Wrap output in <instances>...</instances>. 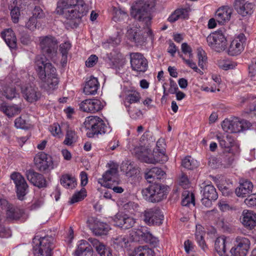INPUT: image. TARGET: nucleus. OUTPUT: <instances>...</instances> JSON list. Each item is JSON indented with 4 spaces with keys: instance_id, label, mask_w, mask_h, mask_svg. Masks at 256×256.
I'll return each mask as SVG.
<instances>
[{
    "instance_id": "nucleus-42",
    "label": "nucleus",
    "mask_w": 256,
    "mask_h": 256,
    "mask_svg": "<svg viewBox=\"0 0 256 256\" xmlns=\"http://www.w3.org/2000/svg\"><path fill=\"white\" fill-rule=\"evenodd\" d=\"M182 51L185 56H188V58H186L183 55L180 54V57L186 62V64H194L192 61V48L187 43L184 42L181 46Z\"/></svg>"
},
{
    "instance_id": "nucleus-19",
    "label": "nucleus",
    "mask_w": 256,
    "mask_h": 256,
    "mask_svg": "<svg viewBox=\"0 0 256 256\" xmlns=\"http://www.w3.org/2000/svg\"><path fill=\"white\" fill-rule=\"evenodd\" d=\"M254 6L252 3L246 2L245 0H236L234 4L235 9L242 16L251 15L254 12Z\"/></svg>"
},
{
    "instance_id": "nucleus-52",
    "label": "nucleus",
    "mask_w": 256,
    "mask_h": 256,
    "mask_svg": "<svg viewBox=\"0 0 256 256\" xmlns=\"http://www.w3.org/2000/svg\"><path fill=\"white\" fill-rule=\"evenodd\" d=\"M4 95L8 99H12L14 98H16L18 94L16 92L15 88L8 86L4 90Z\"/></svg>"
},
{
    "instance_id": "nucleus-60",
    "label": "nucleus",
    "mask_w": 256,
    "mask_h": 256,
    "mask_svg": "<svg viewBox=\"0 0 256 256\" xmlns=\"http://www.w3.org/2000/svg\"><path fill=\"white\" fill-rule=\"evenodd\" d=\"M10 16L12 22L14 23L18 22L19 20V17L20 16V11L18 7L14 8L10 12Z\"/></svg>"
},
{
    "instance_id": "nucleus-47",
    "label": "nucleus",
    "mask_w": 256,
    "mask_h": 256,
    "mask_svg": "<svg viewBox=\"0 0 256 256\" xmlns=\"http://www.w3.org/2000/svg\"><path fill=\"white\" fill-rule=\"evenodd\" d=\"M182 166L188 170L196 168L198 164L196 160L192 158L190 156H186L182 161Z\"/></svg>"
},
{
    "instance_id": "nucleus-6",
    "label": "nucleus",
    "mask_w": 256,
    "mask_h": 256,
    "mask_svg": "<svg viewBox=\"0 0 256 256\" xmlns=\"http://www.w3.org/2000/svg\"><path fill=\"white\" fill-rule=\"evenodd\" d=\"M40 46L43 54H47L54 62H56L58 57V44L56 38L48 35L40 36Z\"/></svg>"
},
{
    "instance_id": "nucleus-61",
    "label": "nucleus",
    "mask_w": 256,
    "mask_h": 256,
    "mask_svg": "<svg viewBox=\"0 0 256 256\" xmlns=\"http://www.w3.org/2000/svg\"><path fill=\"white\" fill-rule=\"evenodd\" d=\"M50 130L54 136H60L61 134V130L60 126L58 124H54L50 128Z\"/></svg>"
},
{
    "instance_id": "nucleus-62",
    "label": "nucleus",
    "mask_w": 256,
    "mask_h": 256,
    "mask_svg": "<svg viewBox=\"0 0 256 256\" xmlns=\"http://www.w3.org/2000/svg\"><path fill=\"white\" fill-rule=\"evenodd\" d=\"M245 204L250 206H256V194L248 196L244 200Z\"/></svg>"
},
{
    "instance_id": "nucleus-37",
    "label": "nucleus",
    "mask_w": 256,
    "mask_h": 256,
    "mask_svg": "<svg viewBox=\"0 0 256 256\" xmlns=\"http://www.w3.org/2000/svg\"><path fill=\"white\" fill-rule=\"evenodd\" d=\"M0 110L8 117L10 118L20 114L21 112L22 106L21 104L2 105L0 107Z\"/></svg>"
},
{
    "instance_id": "nucleus-40",
    "label": "nucleus",
    "mask_w": 256,
    "mask_h": 256,
    "mask_svg": "<svg viewBox=\"0 0 256 256\" xmlns=\"http://www.w3.org/2000/svg\"><path fill=\"white\" fill-rule=\"evenodd\" d=\"M154 250L146 246H140L134 249L130 256H154Z\"/></svg>"
},
{
    "instance_id": "nucleus-2",
    "label": "nucleus",
    "mask_w": 256,
    "mask_h": 256,
    "mask_svg": "<svg viewBox=\"0 0 256 256\" xmlns=\"http://www.w3.org/2000/svg\"><path fill=\"white\" fill-rule=\"evenodd\" d=\"M120 182L118 166L114 164L110 165V168L106 170L103 174L102 177L98 180V183L102 186L111 188L116 193L121 194L124 190L122 187L117 186Z\"/></svg>"
},
{
    "instance_id": "nucleus-15",
    "label": "nucleus",
    "mask_w": 256,
    "mask_h": 256,
    "mask_svg": "<svg viewBox=\"0 0 256 256\" xmlns=\"http://www.w3.org/2000/svg\"><path fill=\"white\" fill-rule=\"evenodd\" d=\"M87 224L90 230L96 235L106 234L110 230L108 224L100 221L94 217L89 218L87 220Z\"/></svg>"
},
{
    "instance_id": "nucleus-32",
    "label": "nucleus",
    "mask_w": 256,
    "mask_h": 256,
    "mask_svg": "<svg viewBox=\"0 0 256 256\" xmlns=\"http://www.w3.org/2000/svg\"><path fill=\"white\" fill-rule=\"evenodd\" d=\"M136 156L140 161L148 164H154L157 160L152 158V154H151V150L148 148H141L140 150L137 151Z\"/></svg>"
},
{
    "instance_id": "nucleus-9",
    "label": "nucleus",
    "mask_w": 256,
    "mask_h": 256,
    "mask_svg": "<svg viewBox=\"0 0 256 256\" xmlns=\"http://www.w3.org/2000/svg\"><path fill=\"white\" fill-rule=\"evenodd\" d=\"M206 40L208 46L216 52H220L226 48V40L222 30H218L209 34Z\"/></svg>"
},
{
    "instance_id": "nucleus-58",
    "label": "nucleus",
    "mask_w": 256,
    "mask_h": 256,
    "mask_svg": "<svg viewBox=\"0 0 256 256\" xmlns=\"http://www.w3.org/2000/svg\"><path fill=\"white\" fill-rule=\"evenodd\" d=\"M37 20L34 17H30L26 24V27L31 31L34 30L37 28Z\"/></svg>"
},
{
    "instance_id": "nucleus-45",
    "label": "nucleus",
    "mask_w": 256,
    "mask_h": 256,
    "mask_svg": "<svg viewBox=\"0 0 256 256\" xmlns=\"http://www.w3.org/2000/svg\"><path fill=\"white\" fill-rule=\"evenodd\" d=\"M130 64H147L146 59L143 54L139 52H132L130 54Z\"/></svg>"
},
{
    "instance_id": "nucleus-49",
    "label": "nucleus",
    "mask_w": 256,
    "mask_h": 256,
    "mask_svg": "<svg viewBox=\"0 0 256 256\" xmlns=\"http://www.w3.org/2000/svg\"><path fill=\"white\" fill-rule=\"evenodd\" d=\"M127 16L126 13L121 9L116 7L113 8V17L112 20L115 21H118L124 17Z\"/></svg>"
},
{
    "instance_id": "nucleus-13",
    "label": "nucleus",
    "mask_w": 256,
    "mask_h": 256,
    "mask_svg": "<svg viewBox=\"0 0 256 256\" xmlns=\"http://www.w3.org/2000/svg\"><path fill=\"white\" fill-rule=\"evenodd\" d=\"M88 6L83 0H76V4L71 5L68 10V16L70 19H80L88 14Z\"/></svg>"
},
{
    "instance_id": "nucleus-57",
    "label": "nucleus",
    "mask_w": 256,
    "mask_h": 256,
    "mask_svg": "<svg viewBox=\"0 0 256 256\" xmlns=\"http://www.w3.org/2000/svg\"><path fill=\"white\" fill-rule=\"evenodd\" d=\"M222 127L224 131L233 133L232 120L225 119L222 124Z\"/></svg>"
},
{
    "instance_id": "nucleus-55",
    "label": "nucleus",
    "mask_w": 256,
    "mask_h": 256,
    "mask_svg": "<svg viewBox=\"0 0 256 256\" xmlns=\"http://www.w3.org/2000/svg\"><path fill=\"white\" fill-rule=\"evenodd\" d=\"M128 242V240L124 236H121L113 238L114 244L122 248L125 246Z\"/></svg>"
},
{
    "instance_id": "nucleus-30",
    "label": "nucleus",
    "mask_w": 256,
    "mask_h": 256,
    "mask_svg": "<svg viewBox=\"0 0 256 256\" xmlns=\"http://www.w3.org/2000/svg\"><path fill=\"white\" fill-rule=\"evenodd\" d=\"M216 138L219 142L220 146L226 152H230V148L234 144V138L230 134L226 136L217 134Z\"/></svg>"
},
{
    "instance_id": "nucleus-43",
    "label": "nucleus",
    "mask_w": 256,
    "mask_h": 256,
    "mask_svg": "<svg viewBox=\"0 0 256 256\" xmlns=\"http://www.w3.org/2000/svg\"><path fill=\"white\" fill-rule=\"evenodd\" d=\"M194 196L193 193L188 190H184L182 194V204L189 206L190 204L194 206Z\"/></svg>"
},
{
    "instance_id": "nucleus-11",
    "label": "nucleus",
    "mask_w": 256,
    "mask_h": 256,
    "mask_svg": "<svg viewBox=\"0 0 256 256\" xmlns=\"http://www.w3.org/2000/svg\"><path fill=\"white\" fill-rule=\"evenodd\" d=\"M234 246L230 250L232 256H246L250 246V240L242 236H237L234 240Z\"/></svg>"
},
{
    "instance_id": "nucleus-28",
    "label": "nucleus",
    "mask_w": 256,
    "mask_h": 256,
    "mask_svg": "<svg viewBox=\"0 0 256 256\" xmlns=\"http://www.w3.org/2000/svg\"><path fill=\"white\" fill-rule=\"evenodd\" d=\"M92 250L90 245L86 240L79 242L78 248L76 250L74 256H92Z\"/></svg>"
},
{
    "instance_id": "nucleus-39",
    "label": "nucleus",
    "mask_w": 256,
    "mask_h": 256,
    "mask_svg": "<svg viewBox=\"0 0 256 256\" xmlns=\"http://www.w3.org/2000/svg\"><path fill=\"white\" fill-rule=\"evenodd\" d=\"M226 240L224 236L218 238L214 244V248L220 256H227L226 252Z\"/></svg>"
},
{
    "instance_id": "nucleus-56",
    "label": "nucleus",
    "mask_w": 256,
    "mask_h": 256,
    "mask_svg": "<svg viewBox=\"0 0 256 256\" xmlns=\"http://www.w3.org/2000/svg\"><path fill=\"white\" fill-rule=\"evenodd\" d=\"M14 126L18 128L25 129L28 128L26 121L20 116L16 118L14 121Z\"/></svg>"
},
{
    "instance_id": "nucleus-64",
    "label": "nucleus",
    "mask_w": 256,
    "mask_h": 256,
    "mask_svg": "<svg viewBox=\"0 0 256 256\" xmlns=\"http://www.w3.org/2000/svg\"><path fill=\"white\" fill-rule=\"evenodd\" d=\"M132 168V165L130 163H129L128 162H122L121 166V170L124 172H126L128 176H129V172H130Z\"/></svg>"
},
{
    "instance_id": "nucleus-22",
    "label": "nucleus",
    "mask_w": 256,
    "mask_h": 256,
    "mask_svg": "<svg viewBox=\"0 0 256 256\" xmlns=\"http://www.w3.org/2000/svg\"><path fill=\"white\" fill-rule=\"evenodd\" d=\"M242 224L248 229L256 226V214L250 210H244L242 212Z\"/></svg>"
},
{
    "instance_id": "nucleus-16",
    "label": "nucleus",
    "mask_w": 256,
    "mask_h": 256,
    "mask_svg": "<svg viewBox=\"0 0 256 256\" xmlns=\"http://www.w3.org/2000/svg\"><path fill=\"white\" fill-rule=\"evenodd\" d=\"M104 105L98 99H86L80 104V109L86 112L95 113L103 108Z\"/></svg>"
},
{
    "instance_id": "nucleus-25",
    "label": "nucleus",
    "mask_w": 256,
    "mask_h": 256,
    "mask_svg": "<svg viewBox=\"0 0 256 256\" xmlns=\"http://www.w3.org/2000/svg\"><path fill=\"white\" fill-rule=\"evenodd\" d=\"M253 188L252 182L246 180L240 183L239 186L236 189L235 192L237 196L244 198L249 196L252 192Z\"/></svg>"
},
{
    "instance_id": "nucleus-59",
    "label": "nucleus",
    "mask_w": 256,
    "mask_h": 256,
    "mask_svg": "<svg viewBox=\"0 0 256 256\" xmlns=\"http://www.w3.org/2000/svg\"><path fill=\"white\" fill-rule=\"evenodd\" d=\"M233 133H236L242 132L240 127V120L238 118L232 119Z\"/></svg>"
},
{
    "instance_id": "nucleus-54",
    "label": "nucleus",
    "mask_w": 256,
    "mask_h": 256,
    "mask_svg": "<svg viewBox=\"0 0 256 256\" xmlns=\"http://www.w3.org/2000/svg\"><path fill=\"white\" fill-rule=\"evenodd\" d=\"M32 17L37 19H41L45 16V14L40 6H36L32 12Z\"/></svg>"
},
{
    "instance_id": "nucleus-38",
    "label": "nucleus",
    "mask_w": 256,
    "mask_h": 256,
    "mask_svg": "<svg viewBox=\"0 0 256 256\" xmlns=\"http://www.w3.org/2000/svg\"><path fill=\"white\" fill-rule=\"evenodd\" d=\"M60 183L64 187L69 189L74 188L77 184L76 178L72 175L68 174L61 176Z\"/></svg>"
},
{
    "instance_id": "nucleus-27",
    "label": "nucleus",
    "mask_w": 256,
    "mask_h": 256,
    "mask_svg": "<svg viewBox=\"0 0 256 256\" xmlns=\"http://www.w3.org/2000/svg\"><path fill=\"white\" fill-rule=\"evenodd\" d=\"M165 175V172L160 168L154 167L144 173V178L150 183L164 178Z\"/></svg>"
},
{
    "instance_id": "nucleus-24",
    "label": "nucleus",
    "mask_w": 256,
    "mask_h": 256,
    "mask_svg": "<svg viewBox=\"0 0 256 256\" xmlns=\"http://www.w3.org/2000/svg\"><path fill=\"white\" fill-rule=\"evenodd\" d=\"M100 86L98 78L91 76L86 82L84 92L86 95H94L97 93Z\"/></svg>"
},
{
    "instance_id": "nucleus-21",
    "label": "nucleus",
    "mask_w": 256,
    "mask_h": 256,
    "mask_svg": "<svg viewBox=\"0 0 256 256\" xmlns=\"http://www.w3.org/2000/svg\"><path fill=\"white\" fill-rule=\"evenodd\" d=\"M24 98L28 102H32L38 100L41 96V93L38 88L34 86H30L26 88L20 86Z\"/></svg>"
},
{
    "instance_id": "nucleus-10",
    "label": "nucleus",
    "mask_w": 256,
    "mask_h": 256,
    "mask_svg": "<svg viewBox=\"0 0 256 256\" xmlns=\"http://www.w3.org/2000/svg\"><path fill=\"white\" fill-rule=\"evenodd\" d=\"M10 178L15 184L18 199L22 200L28 191V186L26 180L20 173L17 172H12L10 174Z\"/></svg>"
},
{
    "instance_id": "nucleus-29",
    "label": "nucleus",
    "mask_w": 256,
    "mask_h": 256,
    "mask_svg": "<svg viewBox=\"0 0 256 256\" xmlns=\"http://www.w3.org/2000/svg\"><path fill=\"white\" fill-rule=\"evenodd\" d=\"M88 240L100 256H112L110 248L106 247L98 240L91 238H88Z\"/></svg>"
},
{
    "instance_id": "nucleus-26",
    "label": "nucleus",
    "mask_w": 256,
    "mask_h": 256,
    "mask_svg": "<svg viewBox=\"0 0 256 256\" xmlns=\"http://www.w3.org/2000/svg\"><path fill=\"white\" fill-rule=\"evenodd\" d=\"M232 9L228 6H222L219 8L216 12L215 17L218 22L221 24L230 20Z\"/></svg>"
},
{
    "instance_id": "nucleus-20",
    "label": "nucleus",
    "mask_w": 256,
    "mask_h": 256,
    "mask_svg": "<svg viewBox=\"0 0 256 256\" xmlns=\"http://www.w3.org/2000/svg\"><path fill=\"white\" fill-rule=\"evenodd\" d=\"M26 176L28 180L34 186L39 188L46 187V180L42 174L28 170L26 172Z\"/></svg>"
},
{
    "instance_id": "nucleus-46",
    "label": "nucleus",
    "mask_w": 256,
    "mask_h": 256,
    "mask_svg": "<svg viewBox=\"0 0 256 256\" xmlns=\"http://www.w3.org/2000/svg\"><path fill=\"white\" fill-rule=\"evenodd\" d=\"M202 226H196V232L195 234L196 239L199 246L204 250L206 246L205 241L204 240V232L202 230Z\"/></svg>"
},
{
    "instance_id": "nucleus-31",
    "label": "nucleus",
    "mask_w": 256,
    "mask_h": 256,
    "mask_svg": "<svg viewBox=\"0 0 256 256\" xmlns=\"http://www.w3.org/2000/svg\"><path fill=\"white\" fill-rule=\"evenodd\" d=\"M72 48V44L66 41L60 44L59 46V56H58L57 58H60V64H66L68 62V52Z\"/></svg>"
},
{
    "instance_id": "nucleus-44",
    "label": "nucleus",
    "mask_w": 256,
    "mask_h": 256,
    "mask_svg": "<svg viewBox=\"0 0 256 256\" xmlns=\"http://www.w3.org/2000/svg\"><path fill=\"white\" fill-rule=\"evenodd\" d=\"M7 218L10 220H16L22 216L24 210L18 208H10L6 211Z\"/></svg>"
},
{
    "instance_id": "nucleus-35",
    "label": "nucleus",
    "mask_w": 256,
    "mask_h": 256,
    "mask_svg": "<svg viewBox=\"0 0 256 256\" xmlns=\"http://www.w3.org/2000/svg\"><path fill=\"white\" fill-rule=\"evenodd\" d=\"M139 30L136 28L128 29L126 32V36L132 42L137 44H142L145 40L144 38L140 35L138 32Z\"/></svg>"
},
{
    "instance_id": "nucleus-34",
    "label": "nucleus",
    "mask_w": 256,
    "mask_h": 256,
    "mask_svg": "<svg viewBox=\"0 0 256 256\" xmlns=\"http://www.w3.org/2000/svg\"><path fill=\"white\" fill-rule=\"evenodd\" d=\"M188 8H178L173 12L168 17V20L170 22H174L178 19L188 18Z\"/></svg>"
},
{
    "instance_id": "nucleus-14",
    "label": "nucleus",
    "mask_w": 256,
    "mask_h": 256,
    "mask_svg": "<svg viewBox=\"0 0 256 256\" xmlns=\"http://www.w3.org/2000/svg\"><path fill=\"white\" fill-rule=\"evenodd\" d=\"M34 164L36 168L41 172L52 170L54 168L52 158L43 152H40L36 155Z\"/></svg>"
},
{
    "instance_id": "nucleus-8",
    "label": "nucleus",
    "mask_w": 256,
    "mask_h": 256,
    "mask_svg": "<svg viewBox=\"0 0 256 256\" xmlns=\"http://www.w3.org/2000/svg\"><path fill=\"white\" fill-rule=\"evenodd\" d=\"M132 236H134L136 240L144 241L152 246L156 247L158 244V240L154 236L146 226H140L132 230Z\"/></svg>"
},
{
    "instance_id": "nucleus-1",
    "label": "nucleus",
    "mask_w": 256,
    "mask_h": 256,
    "mask_svg": "<svg viewBox=\"0 0 256 256\" xmlns=\"http://www.w3.org/2000/svg\"><path fill=\"white\" fill-rule=\"evenodd\" d=\"M36 69L42 80L40 86L42 88L50 92L58 88L59 81L56 69L53 65H38Z\"/></svg>"
},
{
    "instance_id": "nucleus-5",
    "label": "nucleus",
    "mask_w": 256,
    "mask_h": 256,
    "mask_svg": "<svg viewBox=\"0 0 256 256\" xmlns=\"http://www.w3.org/2000/svg\"><path fill=\"white\" fill-rule=\"evenodd\" d=\"M166 186L154 184L144 188L142 193L146 200L152 202H158L166 198L167 195Z\"/></svg>"
},
{
    "instance_id": "nucleus-4",
    "label": "nucleus",
    "mask_w": 256,
    "mask_h": 256,
    "mask_svg": "<svg viewBox=\"0 0 256 256\" xmlns=\"http://www.w3.org/2000/svg\"><path fill=\"white\" fill-rule=\"evenodd\" d=\"M150 12V4L148 2L142 1L132 8L131 15L136 20L142 23L144 28H148L152 20Z\"/></svg>"
},
{
    "instance_id": "nucleus-23",
    "label": "nucleus",
    "mask_w": 256,
    "mask_h": 256,
    "mask_svg": "<svg viewBox=\"0 0 256 256\" xmlns=\"http://www.w3.org/2000/svg\"><path fill=\"white\" fill-rule=\"evenodd\" d=\"M1 36L11 50L16 49L17 40L12 29L7 28L3 30L1 32Z\"/></svg>"
},
{
    "instance_id": "nucleus-12",
    "label": "nucleus",
    "mask_w": 256,
    "mask_h": 256,
    "mask_svg": "<svg viewBox=\"0 0 256 256\" xmlns=\"http://www.w3.org/2000/svg\"><path fill=\"white\" fill-rule=\"evenodd\" d=\"M144 222L148 225H160L164 220V215L158 208L146 210L144 212Z\"/></svg>"
},
{
    "instance_id": "nucleus-18",
    "label": "nucleus",
    "mask_w": 256,
    "mask_h": 256,
    "mask_svg": "<svg viewBox=\"0 0 256 256\" xmlns=\"http://www.w3.org/2000/svg\"><path fill=\"white\" fill-rule=\"evenodd\" d=\"M114 225L124 229L132 228L136 223V220L126 214H117L114 219Z\"/></svg>"
},
{
    "instance_id": "nucleus-53",
    "label": "nucleus",
    "mask_w": 256,
    "mask_h": 256,
    "mask_svg": "<svg viewBox=\"0 0 256 256\" xmlns=\"http://www.w3.org/2000/svg\"><path fill=\"white\" fill-rule=\"evenodd\" d=\"M197 56L198 60V64L207 62L208 58L206 52L201 48L197 50Z\"/></svg>"
},
{
    "instance_id": "nucleus-7",
    "label": "nucleus",
    "mask_w": 256,
    "mask_h": 256,
    "mask_svg": "<svg viewBox=\"0 0 256 256\" xmlns=\"http://www.w3.org/2000/svg\"><path fill=\"white\" fill-rule=\"evenodd\" d=\"M36 246H34V254L36 256H52V250L54 248V240L52 236H44L40 238L35 237L33 239L34 243H36Z\"/></svg>"
},
{
    "instance_id": "nucleus-3",
    "label": "nucleus",
    "mask_w": 256,
    "mask_h": 256,
    "mask_svg": "<svg viewBox=\"0 0 256 256\" xmlns=\"http://www.w3.org/2000/svg\"><path fill=\"white\" fill-rule=\"evenodd\" d=\"M84 124L87 130L86 135L90 138H94L98 134H104L110 129L104 120L96 116L87 117Z\"/></svg>"
},
{
    "instance_id": "nucleus-41",
    "label": "nucleus",
    "mask_w": 256,
    "mask_h": 256,
    "mask_svg": "<svg viewBox=\"0 0 256 256\" xmlns=\"http://www.w3.org/2000/svg\"><path fill=\"white\" fill-rule=\"evenodd\" d=\"M202 196L207 198L213 200H216L218 198V194L216 188L212 184H208L205 186L202 190Z\"/></svg>"
},
{
    "instance_id": "nucleus-63",
    "label": "nucleus",
    "mask_w": 256,
    "mask_h": 256,
    "mask_svg": "<svg viewBox=\"0 0 256 256\" xmlns=\"http://www.w3.org/2000/svg\"><path fill=\"white\" fill-rule=\"evenodd\" d=\"M119 146V142L116 139L112 140L108 144L106 147V150L110 152V150H114Z\"/></svg>"
},
{
    "instance_id": "nucleus-17",
    "label": "nucleus",
    "mask_w": 256,
    "mask_h": 256,
    "mask_svg": "<svg viewBox=\"0 0 256 256\" xmlns=\"http://www.w3.org/2000/svg\"><path fill=\"white\" fill-rule=\"evenodd\" d=\"M246 40L244 34H240L233 40L228 48V54L234 56L240 54L244 50V44Z\"/></svg>"
},
{
    "instance_id": "nucleus-48",
    "label": "nucleus",
    "mask_w": 256,
    "mask_h": 256,
    "mask_svg": "<svg viewBox=\"0 0 256 256\" xmlns=\"http://www.w3.org/2000/svg\"><path fill=\"white\" fill-rule=\"evenodd\" d=\"M77 140V136L74 131L68 130L66 134V138L64 144L67 146H72Z\"/></svg>"
},
{
    "instance_id": "nucleus-50",
    "label": "nucleus",
    "mask_w": 256,
    "mask_h": 256,
    "mask_svg": "<svg viewBox=\"0 0 256 256\" xmlns=\"http://www.w3.org/2000/svg\"><path fill=\"white\" fill-rule=\"evenodd\" d=\"M86 196V192L84 190H82L80 191L75 193L70 201V204H74L82 200Z\"/></svg>"
},
{
    "instance_id": "nucleus-36",
    "label": "nucleus",
    "mask_w": 256,
    "mask_h": 256,
    "mask_svg": "<svg viewBox=\"0 0 256 256\" xmlns=\"http://www.w3.org/2000/svg\"><path fill=\"white\" fill-rule=\"evenodd\" d=\"M162 142H163L162 140H158L156 142V150L154 151V153L152 154V158H154L156 160L154 162V164H156L158 162H162L164 163L166 162L168 160V156L166 155L164 153V151L163 150L162 148H161L160 146H159L160 143Z\"/></svg>"
},
{
    "instance_id": "nucleus-51",
    "label": "nucleus",
    "mask_w": 256,
    "mask_h": 256,
    "mask_svg": "<svg viewBox=\"0 0 256 256\" xmlns=\"http://www.w3.org/2000/svg\"><path fill=\"white\" fill-rule=\"evenodd\" d=\"M126 108L129 115L132 118L137 120L142 116V112L140 110L132 108V106Z\"/></svg>"
},
{
    "instance_id": "nucleus-33",
    "label": "nucleus",
    "mask_w": 256,
    "mask_h": 256,
    "mask_svg": "<svg viewBox=\"0 0 256 256\" xmlns=\"http://www.w3.org/2000/svg\"><path fill=\"white\" fill-rule=\"evenodd\" d=\"M140 94L136 90L128 91L124 100V104L126 108L131 106L130 105L140 102Z\"/></svg>"
}]
</instances>
